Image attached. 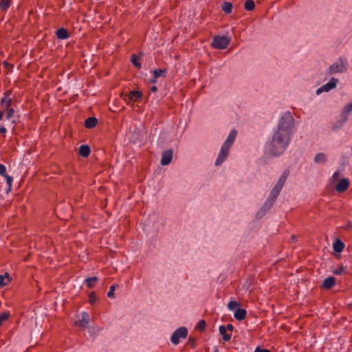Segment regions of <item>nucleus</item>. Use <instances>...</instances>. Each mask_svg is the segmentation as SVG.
Here are the masks:
<instances>
[{
  "instance_id": "nucleus-1",
  "label": "nucleus",
  "mask_w": 352,
  "mask_h": 352,
  "mask_svg": "<svg viewBox=\"0 0 352 352\" xmlns=\"http://www.w3.org/2000/svg\"><path fill=\"white\" fill-rule=\"evenodd\" d=\"M290 138L282 135L278 133L273 134L272 140L265 146L267 152L272 156L276 157L282 155L287 148Z\"/></svg>"
},
{
  "instance_id": "nucleus-2",
  "label": "nucleus",
  "mask_w": 352,
  "mask_h": 352,
  "mask_svg": "<svg viewBox=\"0 0 352 352\" xmlns=\"http://www.w3.org/2000/svg\"><path fill=\"white\" fill-rule=\"evenodd\" d=\"M236 135L237 131L236 129H232L226 141L221 146V150L214 163L215 166H220L227 159L230 153V148L234 142Z\"/></svg>"
},
{
  "instance_id": "nucleus-3",
  "label": "nucleus",
  "mask_w": 352,
  "mask_h": 352,
  "mask_svg": "<svg viewBox=\"0 0 352 352\" xmlns=\"http://www.w3.org/2000/svg\"><path fill=\"white\" fill-rule=\"evenodd\" d=\"M294 119L289 111H286L280 118L277 129L274 133H278L287 138H291V133L294 128Z\"/></svg>"
},
{
  "instance_id": "nucleus-4",
  "label": "nucleus",
  "mask_w": 352,
  "mask_h": 352,
  "mask_svg": "<svg viewBox=\"0 0 352 352\" xmlns=\"http://www.w3.org/2000/svg\"><path fill=\"white\" fill-rule=\"evenodd\" d=\"M347 61L345 58H340L339 60L330 65L329 68V74H333L341 73L346 70Z\"/></svg>"
},
{
  "instance_id": "nucleus-5",
  "label": "nucleus",
  "mask_w": 352,
  "mask_h": 352,
  "mask_svg": "<svg viewBox=\"0 0 352 352\" xmlns=\"http://www.w3.org/2000/svg\"><path fill=\"white\" fill-rule=\"evenodd\" d=\"M230 44V39L225 36H215L213 37L212 47L214 49L224 50Z\"/></svg>"
},
{
  "instance_id": "nucleus-6",
  "label": "nucleus",
  "mask_w": 352,
  "mask_h": 352,
  "mask_svg": "<svg viewBox=\"0 0 352 352\" xmlns=\"http://www.w3.org/2000/svg\"><path fill=\"white\" fill-rule=\"evenodd\" d=\"M281 190H282L281 187L275 184V186L271 190L270 195L267 200L265 202V204L263 205V208H265V209H270L274 203L275 202V201L277 199L278 196L279 195Z\"/></svg>"
},
{
  "instance_id": "nucleus-7",
  "label": "nucleus",
  "mask_w": 352,
  "mask_h": 352,
  "mask_svg": "<svg viewBox=\"0 0 352 352\" xmlns=\"http://www.w3.org/2000/svg\"><path fill=\"white\" fill-rule=\"evenodd\" d=\"M188 336V329L185 327L177 329L171 336L170 341L175 345L179 342V338H186Z\"/></svg>"
},
{
  "instance_id": "nucleus-8",
  "label": "nucleus",
  "mask_w": 352,
  "mask_h": 352,
  "mask_svg": "<svg viewBox=\"0 0 352 352\" xmlns=\"http://www.w3.org/2000/svg\"><path fill=\"white\" fill-rule=\"evenodd\" d=\"M121 97L124 100L127 104L129 102H138L142 98V93L140 91L133 90L131 91L129 95L122 94Z\"/></svg>"
},
{
  "instance_id": "nucleus-9",
  "label": "nucleus",
  "mask_w": 352,
  "mask_h": 352,
  "mask_svg": "<svg viewBox=\"0 0 352 352\" xmlns=\"http://www.w3.org/2000/svg\"><path fill=\"white\" fill-rule=\"evenodd\" d=\"M13 96L12 90H8L3 94V97L1 100V107L3 109L11 107Z\"/></svg>"
},
{
  "instance_id": "nucleus-10",
  "label": "nucleus",
  "mask_w": 352,
  "mask_h": 352,
  "mask_svg": "<svg viewBox=\"0 0 352 352\" xmlns=\"http://www.w3.org/2000/svg\"><path fill=\"white\" fill-rule=\"evenodd\" d=\"M338 79L332 78L327 83L317 89L316 94H320L324 91L327 92L336 87Z\"/></svg>"
},
{
  "instance_id": "nucleus-11",
  "label": "nucleus",
  "mask_w": 352,
  "mask_h": 352,
  "mask_svg": "<svg viewBox=\"0 0 352 352\" xmlns=\"http://www.w3.org/2000/svg\"><path fill=\"white\" fill-rule=\"evenodd\" d=\"M349 179L343 178L336 185L335 189L338 192H344L349 188Z\"/></svg>"
},
{
  "instance_id": "nucleus-12",
  "label": "nucleus",
  "mask_w": 352,
  "mask_h": 352,
  "mask_svg": "<svg viewBox=\"0 0 352 352\" xmlns=\"http://www.w3.org/2000/svg\"><path fill=\"white\" fill-rule=\"evenodd\" d=\"M173 151L170 149L166 150L162 153L161 164L163 166L168 165L170 163L173 158Z\"/></svg>"
},
{
  "instance_id": "nucleus-13",
  "label": "nucleus",
  "mask_w": 352,
  "mask_h": 352,
  "mask_svg": "<svg viewBox=\"0 0 352 352\" xmlns=\"http://www.w3.org/2000/svg\"><path fill=\"white\" fill-rule=\"evenodd\" d=\"M89 322V316L87 312H82L81 314V318L78 321L75 322L76 325L86 327Z\"/></svg>"
},
{
  "instance_id": "nucleus-14",
  "label": "nucleus",
  "mask_w": 352,
  "mask_h": 352,
  "mask_svg": "<svg viewBox=\"0 0 352 352\" xmlns=\"http://www.w3.org/2000/svg\"><path fill=\"white\" fill-rule=\"evenodd\" d=\"M336 285V278L329 276L323 280L321 287L324 289H330Z\"/></svg>"
},
{
  "instance_id": "nucleus-15",
  "label": "nucleus",
  "mask_w": 352,
  "mask_h": 352,
  "mask_svg": "<svg viewBox=\"0 0 352 352\" xmlns=\"http://www.w3.org/2000/svg\"><path fill=\"white\" fill-rule=\"evenodd\" d=\"M219 333L222 336V339L224 342H228L230 340L232 337L231 333H228L224 325H221L219 327Z\"/></svg>"
},
{
  "instance_id": "nucleus-16",
  "label": "nucleus",
  "mask_w": 352,
  "mask_h": 352,
  "mask_svg": "<svg viewBox=\"0 0 352 352\" xmlns=\"http://www.w3.org/2000/svg\"><path fill=\"white\" fill-rule=\"evenodd\" d=\"M56 35L58 39H67L69 37V33L67 29L64 28H59L56 32Z\"/></svg>"
},
{
  "instance_id": "nucleus-17",
  "label": "nucleus",
  "mask_w": 352,
  "mask_h": 352,
  "mask_svg": "<svg viewBox=\"0 0 352 352\" xmlns=\"http://www.w3.org/2000/svg\"><path fill=\"white\" fill-rule=\"evenodd\" d=\"M246 314H247V311L245 309H241V308H238L236 309V311L234 314V316L236 320L241 321V320H243V319H245Z\"/></svg>"
},
{
  "instance_id": "nucleus-18",
  "label": "nucleus",
  "mask_w": 352,
  "mask_h": 352,
  "mask_svg": "<svg viewBox=\"0 0 352 352\" xmlns=\"http://www.w3.org/2000/svg\"><path fill=\"white\" fill-rule=\"evenodd\" d=\"M6 113V119L10 121L12 124H16V121L13 120L14 114V109L12 107L3 109Z\"/></svg>"
},
{
  "instance_id": "nucleus-19",
  "label": "nucleus",
  "mask_w": 352,
  "mask_h": 352,
  "mask_svg": "<svg viewBox=\"0 0 352 352\" xmlns=\"http://www.w3.org/2000/svg\"><path fill=\"white\" fill-rule=\"evenodd\" d=\"M98 119L95 117H89L85 121V126L87 129H92L96 126Z\"/></svg>"
},
{
  "instance_id": "nucleus-20",
  "label": "nucleus",
  "mask_w": 352,
  "mask_h": 352,
  "mask_svg": "<svg viewBox=\"0 0 352 352\" xmlns=\"http://www.w3.org/2000/svg\"><path fill=\"white\" fill-rule=\"evenodd\" d=\"M90 152V147L87 144L81 145L79 148V155L82 157H88Z\"/></svg>"
},
{
  "instance_id": "nucleus-21",
  "label": "nucleus",
  "mask_w": 352,
  "mask_h": 352,
  "mask_svg": "<svg viewBox=\"0 0 352 352\" xmlns=\"http://www.w3.org/2000/svg\"><path fill=\"white\" fill-rule=\"evenodd\" d=\"M289 174V171L288 170H285L279 177L278 181L276 184V185L281 187L283 188L288 176Z\"/></svg>"
},
{
  "instance_id": "nucleus-22",
  "label": "nucleus",
  "mask_w": 352,
  "mask_h": 352,
  "mask_svg": "<svg viewBox=\"0 0 352 352\" xmlns=\"http://www.w3.org/2000/svg\"><path fill=\"white\" fill-rule=\"evenodd\" d=\"M333 250L336 252L340 253L344 248V243L340 239H336V241L333 243Z\"/></svg>"
},
{
  "instance_id": "nucleus-23",
  "label": "nucleus",
  "mask_w": 352,
  "mask_h": 352,
  "mask_svg": "<svg viewBox=\"0 0 352 352\" xmlns=\"http://www.w3.org/2000/svg\"><path fill=\"white\" fill-rule=\"evenodd\" d=\"M326 161V155L322 153H317L314 157V162L316 164H324Z\"/></svg>"
},
{
  "instance_id": "nucleus-24",
  "label": "nucleus",
  "mask_w": 352,
  "mask_h": 352,
  "mask_svg": "<svg viewBox=\"0 0 352 352\" xmlns=\"http://www.w3.org/2000/svg\"><path fill=\"white\" fill-rule=\"evenodd\" d=\"M131 60L133 65L135 68H137V69L141 68L142 65H141V63L140 62V58L137 55H135V54H133L131 55Z\"/></svg>"
},
{
  "instance_id": "nucleus-25",
  "label": "nucleus",
  "mask_w": 352,
  "mask_h": 352,
  "mask_svg": "<svg viewBox=\"0 0 352 352\" xmlns=\"http://www.w3.org/2000/svg\"><path fill=\"white\" fill-rule=\"evenodd\" d=\"M98 278L96 276L89 277L85 279V283L88 288H93L94 283L98 282Z\"/></svg>"
},
{
  "instance_id": "nucleus-26",
  "label": "nucleus",
  "mask_w": 352,
  "mask_h": 352,
  "mask_svg": "<svg viewBox=\"0 0 352 352\" xmlns=\"http://www.w3.org/2000/svg\"><path fill=\"white\" fill-rule=\"evenodd\" d=\"M221 8H222V10L226 14H230L232 10V4L230 2L226 1L222 4Z\"/></svg>"
},
{
  "instance_id": "nucleus-27",
  "label": "nucleus",
  "mask_w": 352,
  "mask_h": 352,
  "mask_svg": "<svg viewBox=\"0 0 352 352\" xmlns=\"http://www.w3.org/2000/svg\"><path fill=\"white\" fill-rule=\"evenodd\" d=\"M245 9L247 11H252L255 8V3L253 0H246L244 5Z\"/></svg>"
},
{
  "instance_id": "nucleus-28",
  "label": "nucleus",
  "mask_w": 352,
  "mask_h": 352,
  "mask_svg": "<svg viewBox=\"0 0 352 352\" xmlns=\"http://www.w3.org/2000/svg\"><path fill=\"white\" fill-rule=\"evenodd\" d=\"M166 73H167V69H155L153 72V77H154V78H158L160 76H165Z\"/></svg>"
},
{
  "instance_id": "nucleus-29",
  "label": "nucleus",
  "mask_w": 352,
  "mask_h": 352,
  "mask_svg": "<svg viewBox=\"0 0 352 352\" xmlns=\"http://www.w3.org/2000/svg\"><path fill=\"white\" fill-rule=\"evenodd\" d=\"M10 6V0H1L0 2V8L3 11H6Z\"/></svg>"
},
{
  "instance_id": "nucleus-30",
  "label": "nucleus",
  "mask_w": 352,
  "mask_h": 352,
  "mask_svg": "<svg viewBox=\"0 0 352 352\" xmlns=\"http://www.w3.org/2000/svg\"><path fill=\"white\" fill-rule=\"evenodd\" d=\"M352 111V102L347 104L343 109L342 116H347Z\"/></svg>"
},
{
  "instance_id": "nucleus-31",
  "label": "nucleus",
  "mask_w": 352,
  "mask_h": 352,
  "mask_svg": "<svg viewBox=\"0 0 352 352\" xmlns=\"http://www.w3.org/2000/svg\"><path fill=\"white\" fill-rule=\"evenodd\" d=\"M10 317V313L8 311H5L0 314V326H1L2 323L7 320H8Z\"/></svg>"
},
{
  "instance_id": "nucleus-32",
  "label": "nucleus",
  "mask_w": 352,
  "mask_h": 352,
  "mask_svg": "<svg viewBox=\"0 0 352 352\" xmlns=\"http://www.w3.org/2000/svg\"><path fill=\"white\" fill-rule=\"evenodd\" d=\"M240 305V303L236 302V301H234V300H231L229 302V303L228 304V308L230 309V310H234L237 307H239Z\"/></svg>"
},
{
  "instance_id": "nucleus-33",
  "label": "nucleus",
  "mask_w": 352,
  "mask_h": 352,
  "mask_svg": "<svg viewBox=\"0 0 352 352\" xmlns=\"http://www.w3.org/2000/svg\"><path fill=\"white\" fill-rule=\"evenodd\" d=\"M97 300L96 292H91L89 294V302L91 305H94Z\"/></svg>"
},
{
  "instance_id": "nucleus-34",
  "label": "nucleus",
  "mask_w": 352,
  "mask_h": 352,
  "mask_svg": "<svg viewBox=\"0 0 352 352\" xmlns=\"http://www.w3.org/2000/svg\"><path fill=\"white\" fill-rule=\"evenodd\" d=\"M10 282V280L5 279L3 274L0 275V287H5L6 285H8Z\"/></svg>"
},
{
  "instance_id": "nucleus-35",
  "label": "nucleus",
  "mask_w": 352,
  "mask_h": 352,
  "mask_svg": "<svg viewBox=\"0 0 352 352\" xmlns=\"http://www.w3.org/2000/svg\"><path fill=\"white\" fill-rule=\"evenodd\" d=\"M206 323L204 320H201L197 324V329L200 331H204L206 328Z\"/></svg>"
},
{
  "instance_id": "nucleus-36",
  "label": "nucleus",
  "mask_w": 352,
  "mask_h": 352,
  "mask_svg": "<svg viewBox=\"0 0 352 352\" xmlns=\"http://www.w3.org/2000/svg\"><path fill=\"white\" fill-rule=\"evenodd\" d=\"M345 272V268L343 266H339L337 269L333 271V273L336 275H341Z\"/></svg>"
},
{
  "instance_id": "nucleus-37",
  "label": "nucleus",
  "mask_w": 352,
  "mask_h": 352,
  "mask_svg": "<svg viewBox=\"0 0 352 352\" xmlns=\"http://www.w3.org/2000/svg\"><path fill=\"white\" fill-rule=\"evenodd\" d=\"M116 285H113L110 287V289L107 293V296L109 298H113L114 297V291L116 289Z\"/></svg>"
},
{
  "instance_id": "nucleus-38",
  "label": "nucleus",
  "mask_w": 352,
  "mask_h": 352,
  "mask_svg": "<svg viewBox=\"0 0 352 352\" xmlns=\"http://www.w3.org/2000/svg\"><path fill=\"white\" fill-rule=\"evenodd\" d=\"M4 177L6 179V182H7V184L8 186V188H10L11 186H12V180H13L12 177L11 176L7 175V174L4 176Z\"/></svg>"
},
{
  "instance_id": "nucleus-39",
  "label": "nucleus",
  "mask_w": 352,
  "mask_h": 352,
  "mask_svg": "<svg viewBox=\"0 0 352 352\" xmlns=\"http://www.w3.org/2000/svg\"><path fill=\"white\" fill-rule=\"evenodd\" d=\"M0 175L3 177L6 175V168L1 164H0Z\"/></svg>"
},
{
  "instance_id": "nucleus-40",
  "label": "nucleus",
  "mask_w": 352,
  "mask_h": 352,
  "mask_svg": "<svg viewBox=\"0 0 352 352\" xmlns=\"http://www.w3.org/2000/svg\"><path fill=\"white\" fill-rule=\"evenodd\" d=\"M340 173H339V171H336L334 173V174L332 175L331 177V179L333 180V181H336V180H338L340 177Z\"/></svg>"
},
{
  "instance_id": "nucleus-41",
  "label": "nucleus",
  "mask_w": 352,
  "mask_h": 352,
  "mask_svg": "<svg viewBox=\"0 0 352 352\" xmlns=\"http://www.w3.org/2000/svg\"><path fill=\"white\" fill-rule=\"evenodd\" d=\"M254 352H271L269 349H262L259 346H257L255 349Z\"/></svg>"
},
{
  "instance_id": "nucleus-42",
  "label": "nucleus",
  "mask_w": 352,
  "mask_h": 352,
  "mask_svg": "<svg viewBox=\"0 0 352 352\" xmlns=\"http://www.w3.org/2000/svg\"><path fill=\"white\" fill-rule=\"evenodd\" d=\"M225 328L228 331H230V333H231L234 329V327L232 324H228L226 326H225Z\"/></svg>"
},
{
  "instance_id": "nucleus-43",
  "label": "nucleus",
  "mask_w": 352,
  "mask_h": 352,
  "mask_svg": "<svg viewBox=\"0 0 352 352\" xmlns=\"http://www.w3.org/2000/svg\"><path fill=\"white\" fill-rule=\"evenodd\" d=\"M4 117H6V113L4 110L3 109V111H0V120H3Z\"/></svg>"
},
{
  "instance_id": "nucleus-44",
  "label": "nucleus",
  "mask_w": 352,
  "mask_h": 352,
  "mask_svg": "<svg viewBox=\"0 0 352 352\" xmlns=\"http://www.w3.org/2000/svg\"><path fill=\"white\" fill-rule=\"evenodd\" d=\"M6 131H7V130H6V127L4 126H1L0 127V133H1L5 135Z\"/></svg>"
},
{
  "instance_id": "nucleus-45",
  "label": "nucleus",
  "mask_w": 352,
  "mask_h": 352,
  "mask_svg": "<svg viewBox=\"0 0 352 352\" xmlns=\"http://www.w3.org/2000/svg\"><path fill=\"white\" fill-rule=\"evenodd\" d=\"M157 87L155 85L151 87V91H152V92H155V91H157Z\"/></svg>"
},
{
  "instance_id": "nucleus-46",
  "label": "nucleus",
  "mask_w": 352,
  "mask_h": 352,
  "mask_svg": "<svg viewBox=\"0 0 352 352\" xmlns=\"http://www.w3.org/2000/svg\"><path fill=\"white\" fill-rule=\"evenodd\" d=\"M4 276V278L5 279H8V280H10V276H9V274L8 272H6L5 274L3 275Z\"/></svg>"
},
{
  "instance_id": "nucleus-47",
  "label": "nucleus",
  "mask_w": 352,
  "mask_h": 352,
  "mask_svg": "<svg viewBox=\"0 0 352 352\" xmlns=\"http://www.w3.org/2000/svg\"><path fill=\"white\" fill-rule=\"evenodd\" d=\"M189 342H191V346L192 347H194L195 346V345H194V342H195L194 339L190 338L189 339Z\"/></svg>"
},
{
  "instance_id": "nucleus-48",
  "label": "nucleus",
  "mask_w": 352,
  "mask_h": 352,
  "mask_svg": "<svg viewBox=\"0 0 352 352\" xmlns=\"http://www.w3.org/2000/svg\"><path fill=\"white\" fill-rule=\"evenodd\" d=\"M156 80H157V78H154L151 80L150 82H152V83H154V82H156Z\"/></svg>"
},
{
  "instance_id": "nucleus-49",
  "label": "nucleus",
  "mask_w": 352,
  "mask_h": 352,
  "mask_svg": "<svg viewBox=\"0 0 352 352\" xmlns=\"http://www.w3.org/2000/svg\"><path fill=\"white\" fill-rule=\"evenodd\" d=\"M214 352H219V351L217 347H215L214 349Z\"/></svg>"
}]
</instances>
